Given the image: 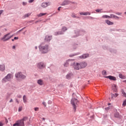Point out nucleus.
Listing matches in <instances>:
<instances>
[{"instance_id":"35","label":"nucleus","mask_w":126,"mask_h":126,"mask_svg":"<svg viewBox=\"0 0 126 126\" xmlns=\"http://www.w3.org/2000/svg\"><path fill=\"white\" fill-rule=\"evenodd\" d=\"M71 17L73 18H75L76 17V16H75V14H72Z\"/></svg>"},{"instance_id":"15","label":"nucleus","mask_w":126,"mask_h":126,"mask_svg":"<svg viewBox=\"0 0 126 126\" xmlns=\"http://www.w3.org/2000/svg\"><path fill=\"white\" fill-rule=\"evenodd\" d=\"M37 66L39 68H43V67H45V65L43 63H39Z\"/></svg>"},{"instance_id":"51","label":"nucleus","mask_w":126,"mask_h":126,"mask_svg":"<svg viewBox=\"0 0 126 126\" xmlns=\"http://www.w3.org/2000/svg\"><path fill=\"white\" fill-rule=\"evenodd\" d=\"M9 102L10 103H11V102H13V100H12V99H11Z\"/></svg>"},{"instance_id":"1","label":"nucleus","mask_w":126,"mask_h":126,"mask_svg":"<svg viewBox=\"0 0 126 126\" xmlns=\"http://www.w3.org/2000/svg\"><path fill=\"white\" fill-rule=\"evenodd\" d=\"M39 50L43 54H46L48 53L49 51V46L48 45H44V44H41L39 46Z\"/></svg>"},{"instance_id":"4","label":"nucleus","mask_w":126,"mask_h":126,"mask_svg":"<svg viewBox=\"0 0 126 126\" xmlns=\"http://www.w3.org/2000/svg\"><path fill=\"white\" fill-rule=\"evenodd\" d=\"M28 120V117H25L22 120L18 121V124L19 126H25V124H24V122H26Z\"/></svg>"},{"instance_id":"9","label":"nucleus","mask_w":126,"mask_h":126,"mask_svg":"<svg viewBox=\"0 0 126 126\" xmlns=\"http://www.w3.org/2000/svg\"><path fill=\"white\" fill-rule=\"evenodd\" d=\"M73 63H74V62H73V61L67 60V61H66V62L64 64V66H66V67L68 66V64H70V65H72Z\"/></svg>"},{"instance_id":"19","label":"nucleus","mask_w":126,"mask_h":126,"mask_svg":"<svg viewBox=\"0 0 126 126\" xmlns=\"http://www.w3.org/2000/svg\"><path fill=\"white\" fill-rule=\"evenodd\" d=\"M48 5H50V4H49V2H43L41 4L42 7H47Z\"/></svg>"},{"instance_id":"25","label":"nucleus","mask_w":126,"mask_h":126,"mask_svg":"<svg viewBox=\"0 0 126 126\" xmlns=\"http://www.w3.org/2000/svg\"><path fill=\"white\" fill-rule=\"evenodd\" d=\"M119 76L120 78H122V79H126V76L123 75L122 74H119Z\"/></svg>"},{"instance_id":"27","label":"nucleus","mask_w":126,"mask_h":126,"mask_svg":"<svg viewBox=\"0 0 126 126\" xmlns=\"http://www.w3.org/2000/svg\"><path fill=\"white\" fill-rule=\"evenodd\" d=\"M80 66V63H76V64L74 66L75 69H76L77 67H79Z\"/></svg>"},{"instance_id":"23","label":"nucleus","mask_w":126,"mask_h":126,"mask_svg":"<svg viewBox=\"0 0 126 126\" xmlns=\"http://www.w3.org/2000/svg\"><path fill=\"white\" fill-rule=\"evenodd\" d=\"M89 57V54H84L83 56H81V59H86L87 58H88Z\"/></svg>"},{"instance_id":"57","label":"nucleus","mask_w":126,"mask_h":126,"mask_svg":"<svg viewBox=\"0 0 126 126\" xmlns=\"http://www.w3.org/2000/svg\"><path fill=\"white\" fill-rule=\"evenodd\" d=\"M1 36V33L0 32V36Z\"/></svg>"},{"instance_id":"49","label":"nucleus","mask_w":126,"mask_h":126,"mask_svg":"<svg viewBox=\"0 0 126 126\" xmlns=\"http://www.w3.org/2000/svg\"><path fill=\"white\" fill-rule=\"evenodd\" d=\"M3 126V124H2L1 122H0V126Z\"/></svg>"},{"instance_id":"22","label":"nucleus","mask_w":126,"mask_h":126,"mask_svg":"<svg viewBox=\"0 0 126 126\" xmlns=\"http://www.w3.org/2000/svg\"><path fill=\"white\" fill-rule=\"evenodd\" d=\"M121 95L123 97H125L126 98V93L125 92V91L124 90H121Z\"/></svg>"},{"instance_id":"28","label":"nucleus","mask_w":126,"mask_h":126,"mask_svg":"<svg viewBox=\"0 0 126 126\" xmlns=\"http://www.w3.org/2000/svg\"><path fill=\"white\" fill-rule=\"evenodd\" d=\"M31 15V13L26 14L24 16V18H26V17H29Z\"/></svg>"},{"instance_id":"10","label":"nucleus","mask_w":126,"mask_h":126,"mask_svg":"<svg viewBox=\"0 0 126 126\" xmlns=\"http://www.w3.org/2000/svg\"><path fill=\"white\" fill-rule=\"evenodd\" d=\"M105 78H108L110 80H114L116 81L117 80V78L116 77L112 76H105L104 77Z\"/></svg>"},{"instance_id":"45","label":"nucleus","mask_w":126,"mask_h":126,"mask_svg":"<svg viewBox=\"0 0 126 126\" xmlns=\"http://www.w3.org/2000/svg\"><path fill=\"white\" fill-rule=\"evenodd\" d=\"M23 5H26L27 4V3L26 2H23Z\"/></svg>"},{"instance_id":"31","label":"nucleus","mask_w":126,"mask_h":126,"mask_svg":"<svg viewBox=\"0 0 126 126\" xmlns=\"http://www.w3.org/2000/svg\"><path fill=\"white\" fill-rule=\"evenodd\" d=\"M103 75H107V72L105 70L102 71Z\"/></svg>"},{"instance_id":"42","label":"nucleus","mask_w":126,"mask_h":126,"mask_svg":"<svg viewBox=\"0 0 126 126\" xmlns=\"http://www.w3.org/2000/svg\"><path fill=\"white\" fill-rule=\"evenodd\" d=\"M17 97H18V98H21V97H22V96L20 94H19L17 95Z\"/></svg>"},{"instance_id":"37","label":"nucleus","mask_w":126,"mask_h":126,"mask_svg":"<svg viewBox=\"0 0 126 126\" xmlns=\"http://www.w3.org/2000/svg\"><path fill=\"white\" fill-rule=\"evenodd\" d=\"M102 18H107V15H105L102 16Z\"/></svg>"},{"instance_id":"43","label":"nucleus","mask_w":126,"mask_h":126,"mask_svg":"<svg viewBox=\"0 0 126 126\" xmlns=\"http://www.w3.org/2000/svg\"><path fill=\"white\" fill-rule=\"evenodd\" d=\"M14 40H18V37H15Z\"/></svg>"},{"instance_id":"30","label":"nucleus","mask_w":126,"mask_h":126,"mask_svg":"<svg viewBox=\"0 0 126 126\" xmlns=\"http://www.w3.org/2000/svg\"><path fill=\"white\" fill-rule=\"evenodd\" d=\"M122 106H123V107H126V99L125 100H124L123 101V103L122 104Z\"/></svg>"},{"instance_id":"2","label":"nucleus","mask_w":126,"mask_h":126,"mask_svg":"<svg viewBox=\"0 0 126 126\" xmlns=\"http://www.w3.org/2000/svg\"><path fill=\"white\" fill-rule=\"evenodd\" d=\"M77 102H78V101L77 100V99L74 98H72L71 103L72 105L73 109L74 112L76 111V109L77 108V106H76V105H77Z\"/></svg>"},{"instance_id":"24","label":"nucleus","mask_w":126,"mask_h":126,"mask_svg":"<svg viewBox=\"0 0 126 126\" xmlns=\"http://www.w3.org/2000/svg\"><path fill=\"white\" fill-rule=\"evenodd\" d=\"M23 100L24 103H27V97H26V95H24L23 97Z\"/></svg>"},{"instance_id":"18","label":"nucleus","mask_w":126,"mask_h":126,"mask_svg":"<svg viewBox=\"0 0 126 126\" xmlns=\"http://www.w3.org/2000/svg\"><path fill=\"white\" fill-rule=\"evenodd\" d=\"M105 23L108 25H114V23L108 20H105Z\"/></svg>"},{"instance_id":"14","label":"nucleus","mask_w":126,"mask_h":126,"mask_svg":"<svg viewBox=\"0 0 126 126\" xmlns=\"http://www.w3.org/2000/svg\"><path fill=\"white\" fill-rule=\"evenodd\" d=\"M5 70V65L4 64L0 65V71H4Z\"/></svg>"},{"instance_id":"11","label":"nucleus","mask_w":126,"mask_h":126,"mask_svg":"<svg viewBox=\"0 0 126 126\" xmlns=\"http://www.w3.org/2000/svg\"><path fill=\"white\" fill-rule=\"evenodd\" d=\"M50 40H52V36L46 35L45 38V41L46 42H50Z\"/></svg>"},{"instance_id":"54","label":"nucleus","mask_w":126,"mask_h":126,"mask_svg":"<svg viewBox=\"0 0 126 126\" xmlns=\"http://www.w3.org/2000/svg\"><path fill=\"white\" fill-rule=\"evenodd\" d=\"M35 49H36V50H37V46H35Z\"/></svg>"},{"instance_id":"56","label":"nucleus","mask_w":126,"mask_h":126,"mask_svg":"<svg viewBox=\"0 0 126 126\" xmlns=\"http://www.w3.org/2000/svg\"><path fill=\"white\" fill-rule=\"evenodd\" d=\"M6 123H8V121H7V119H6Z\"/></svg>"},{"instance_id":"12","label":"nucleus","mask_w":126,"mask_h":126,"mask_svg":"<svg viewBox=\"0 0 126 126\" xmlns=\"http://www.w3.org/2000/svg\"><path fill=\"white\" fill-rule=\"evenodd\" d=\"M112 90L114 91V92H117V91H118V89H117V85L115 84H112Z\"/></svg>"},{"instance_id":"32","label":"nucleus","mask_w":126,"mask_h":126,"mask_svg":"<svg viewBox=\"0 0 126 126\" xmlns=\"http://www.w3.org/2000/svg\"><path fill=\"white\" fill-rule=\"evenodd\" d=\"M91 13L89 12H84V15H90Z\"/></svg>"},{"instance_id":"55","label":"nucleus","mask_w":126,"mask_h":126,"mask_svg":"<svg viewBox=\"0 0 126 126\" xmlns=\"http://www.w3.org/2000/svg\"><path fill=\"white\" fill-rule=\"evenodd\" d=\"M42 120H43L44 121H45V118H42Z\"/></svg>"},{"instance_id":"6","label":"nucleus","mask_w":126,"mask_h":126,"mask_svg":"<svg viewBox=\"0 0 126 126\" xmlns=\"http://www.w3.org/2000/svg\"><path fill=\"white\" fill-rule=\"evenodd\" d=\"M15 77H16V78H21L22 79H24V78H26V76L22 74L21 72H18L16 74Z\"/></svg>"},{"instance_id":"16","label":"nucleus","mask_w":126,"mask_h":126,"mask_svg":"<svg viewBox=\"0 0 126 126\" xmlns=\"http://www.w3.org/2000/svg\"><path fill=\"white\" fill-rule=\"evenodd\" d=\"M110 18H114V19H120V17H118L117 16H116L113 14H110Z\"/></svg>"},{"instance_id":"7","label":"nucleus","mask_w":126,"mask_h":126,"mask_svg":"<svg viewBox=\"0 0 126 126\" xmlns=\"http://www.w3.org/2000/svg\"><path fill=\"white\" fill-rule=\"evenodd\" d=\"M87 66V63L85 62H83L80 63V66L76 68L77 70L80 69V68H84Z\"/></svg>"},{"instance_id":"29","label":"nucleus","mask_w":126,"mask_h":126,"mask_svg":"<svg viewBox=\"0 0 126 126\" xmlns=\"http://www.w3.org/2000/svg\"><path fill=\"white\" fill-rule=\"evenodd\" d=\"M26 122H27L26 123L28 126H29V125H30L31 123V121H30V119H28V120H27Z\"/></svg>"},{"instance_id":"46","label":"nucleus","mask_w":126,"mask_h":126,"mask_svg":"<svg viewBox=\"0 0 126 126\" xmlns=\"http://www.w3.org/2000/svg\"><path fill=\"white\" fill-rule=\"evenodd\" d=\"M116 14H117L118 15H121V14H122V13H117Z\"/></svg>"},{"instance_id":"8","label":"nucleus","mask_w":126,"mask_h":126,"mask_svg":"<svg viewBox=\"0 0 126 126\" xmlns=\"http://www.w3.org/2000/svg\"><path fill=\"white\" fill-rule=\"evenodd\" d=\"M66 30H67V28H66V27H63L62 29V32H56L55 35H62V34H63V32L66 31Z\"/></svg>"},{"instance_id":"36","label":"nucleus","mask_w":126,"mask_h":126,"mask_svg":"<svg viewBox=\"0 0 126 126\" xmlns=\"http://www.w3.org/2000/svg\"><path fill=\"white\" fill-rule=\"evenodd\" d=\"M34 111H39V108L35 107L34 108Z\"/></svg>"},{"instance_id":"38","label":"nucleus","mask_w":126,"mask_h":126,"mask_svg":"<svg viewBox=\"0 0 126 126\" xmlns=\"http://www.w3.org/2000/svg\"><path fill=\"white\" fill-rule=\"evenodd\" d=\"M13 126H19V125L18 124V123L15 124L13 125Z\"/></svg>"},{"instance_id":"48","label":"nucleus","mask_w":126,"mask_h":126,"mask_svg":"<svg viewBox=\"0 0 126 126\" xmlns=\"http://www.w3.org/2000/svg\"><path fill=\"white\" fill-rule=\"evenodd\" d=\"M16 101L18 104H19V101H18V100H17V99H16Z\"/></svg>"},{"instance_id":"39","label":"nucleus","mask_w":126,"mask_h":126,"mask_svg":"<svg viewBox=\"0 0 126 126\" xmlns=\"http://www.w3.org/2000/svg\"><path fill=\"white\" fill-rule=\"evenodd\" d=\"M33 1H34V0H29V3H32V2H33Z\"/></svg>"},{"instance_id":"33","label":"nucleus","mask_w":126,"mask_h":126,"mask_svg":"<svg viewBox=\"0 0 126 126\" xmlns=\"http://www.w3.org/2000/svg\"><path fill=\"white\" fill-rule=\"evenodd\" d=\"M21 111H22V106L19 107V109H18V111L19 112H21Z\"/></svg>"},{"instance_id":"26","label":"nucleus","mask_w":126,"mask_h":126,"mask_svg":"<svg viewBox=\"0 0 126 126\" xmlns=\"http://www.w3.org/2000/svg\"><path fill=\"white\" fill-rule=\"evenodd\" d=\"M46 14H47V13H41L39 14L38 15V17H41V16H44V15H46Z\"/></svg>"},{"instance_id":"60","label":"nucleus","mask_w":126,"mask_h":126,"mask_svg":"<svg viewBox=\"0 0 126 126\" xmlns=\"http://www.w3.org/2000/svg\"><path fill=\"white\" fill-rule=\"evenodd\" d=\"M111 105V103H108V105Z\"/></svg>"},{"instance_id":"59","label":"nucleus","mask_w":126,"mask_h":126,"mask_svg":"<svg viewBox=\"0 0 126 126\" xmlns=\"http://www.w3.org/2000/svg\"><path fill=\"white\" fill-rule=\"evenodd\" d=\"M125 14L126 15V12H125Z\"/></svg>"},{"instance_id":"53","label":"nucleus","mask_w":126,"mask_h":126,"mask_svg":"<svg viewBox=\"0 0 126 126\" xmlns=\"http://www.w3.org/2000/svg\"><path fill=\"white\" fill-rule=\"evenodd\" d=\"M13 49H15V46H13Z\"/></svg>"},{"instance_id":"50","label":"nucleus","mask_w":126,"mask_h":126,"mask_svg":"<svg viewBox=\"0 0 126 126\" xmlns=\"http://www.w3.org/2000/svg\"><path fill=\"white\" fill-rule=\"evenodd\" d=\"M61 8H62V7H59L58 9V10H61Z\"/></svg>"},{"instance_id":"47","label":"nucleus","mask_w":126,"mask_h":126,"mask_svg":"<svg viewBox=\"0 0 126 126\" xmlns=\"http://www.w3.org/2000/svg\"><path fill=\"white\" fill-rule=\"evenodd\" d=\"M105 110L106 111H107L108 110H110V107L106 108Z\"/></svg>"},{"instance_id":"61","label":"nucleus","mask_w":126,"mask_h":126,"mask_svg":"<svg viewBox=\"0 0 126 126\" xmlns=\"http://www.w3.org/2000/svg\"><path fill=\"white\" fill-rule=\"evenodd\" d=\"M73 95H74V94H73L72 96H73Z\"/></svg>"},{"instance_id":"44","label":"nucleus","mask_w":126,"mask_h":126,"mask_svg":"<svg viewBox=\"0 0 126 126\" xmlns=\"http://www.w3.org/2000/svg\"><path fill=\"white\" fill-rule=\"evenodd\" d=\"M80 15H84V13L83 12H80Z\"/></svg>"},{"instance_id":"52","label":"nucleus","mask_w":126,"mask_h":126,"mask_svg":"<svg viewBox=\"0 0 126 126\" xmlns=\"http://www.w3.org/2000/svg\"><path fill=\"white\" fill-rule=\"evenodd\" d=\"M107 18H111V16H110L107 15Z\"/></svg>"},{"instance_id":"5","label":"nucleus","mask_w":126,"mask_h":126,"mask_svg":"<svg viewBox=\"0 0 126 126\" xmlns=\"http://www.w3.org/2000/svg\"><path fill=\"white\" fill-rule=\"evenodd\" d=\"M11 77H12V75L10 74H8L2 80V82L3 83H5V82L7 81H9V80L11 79Z\"/></svg>"},{"instance_id":"20","label":"nucleus","mask_w":126,"mask_h":126,"mask_svg":"<svg viewBox=\"0 0 126 126\" xmlns=\"http://www.w3.org/2000/svg\"><path fill=\"white\" fill-rule=\"evenodd\" d=\"M37 83L39 85H43L44 84V82L41 79L38 80Z\"/></svg>"},{"instance_id":"17","label":"nucleus","mask_w":126,"mask_h":126,"mask_svg":"<svg viewBox=\"0 0 126 126\" xmlns=\"http://www.w3.org/2000/svg\"><path fill=\"white\" fill-rule=\"evenodd\" d=\"M69 3H70V1L65 0L62 3V5H66L69 4Z\"/></svg>"},{"instance_id":"21","label":"nucleus","mask_w":126,"mask_h":126,"mask_svg":"<svg viewBox=\"0 0 126 126\" xmlns=\"http://www.w3.org/2000/svg\"><path fill=\"white\" fill-rule=\"evenodd\" d=\"M118 96H119V94H117V93H115V94H111V97L112 98H117V97H118Z\"/></svg>"},{"instance_id":"34","label":"nucleus","mask_w":126,"mask_h":126,"mask_svg":"<svg viewBox=\"0 0 126 126\" xmlns=\"http://www.w3.org/2000/svg\"><path fill=\"white\" fill-rule=\"evenodd\" d=\"M101 10H102V9H98L95 10V11H96V12H101Z\"/></svg>"},{"instance_id":"41","label":"nucleus","mask_w":126,"mask_h":126,"mask_svg":"<svg viewBox=\"0 0 126 126\" xmlns=\"http://www.w3.org/2000/svg\"><path fill=\"white\" fill-rule=\"evenodd\" d=\"M42 104H43V105L45 107H46V106H47V104H46V102H43L42 103Z\"/></svg>"},{"instance_id":"58","label":"nucleus","mask_w":126,"mask_h":126,"mask_svg":"<svg viewBox=\"0 0 126 126\" xmlns=\"http://www.w3.org/2000/svg\"><path fill=\"white\" fill-rule=\"evenodd\" d=\"M12 41H14V39H12Z\"/></svg>"},{"instance_id":"3","label":"nucleus","mask_w":126,"mask_h":126,"mask_svg":"<svg viewBox=\"0 0 126 126\" xmlns=\"http://www.w3.org/2000/svg\"><path fill=\"white\" fill-rule=\"evenodd\" d=\"M9 35H10V33L5 34L3 37L1 38L0 40L3 41V42L8 41L9 39L13 36V35H11L9 36Z\"/></svg>"},{"instance_id":"13","label":"nucleus","mask_w":126,"mask_h":126,"mask_svg":"<svg viewBox=\"0 0 126 126\" xmlns=\"http://www.w3.org/2000/svg\"><path fill=\"white\" fill-rule=\"evenodd\" d=\"M73 77V74L72 73H69L66 75V78L67 79H70V78H72Z\"/></svg>"},{"instance_id":"40","label":"nucleus","mask_w":126,"mask_h":126,"mask_svg":"<svg viewBox=\"0 0 126 126\" xmlns=\"http://www.w3.org/2000/svg\"><path fill=\"white\" fill-rule=\"evenodd\" d=\"M2 12H3V10H0V15H1V14L2 13Z\"/></svg>"}]
</instances>
